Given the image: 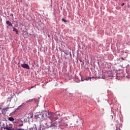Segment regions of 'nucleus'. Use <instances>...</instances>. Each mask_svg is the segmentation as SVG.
I'll list each match as a JSON object with an SVG mask.
<instances>
[{"label": "nucleus", "instance_id": "f257e3e1", "mask_svg": "<svg viewBox=\"0 0 130 130\" xmlns=\"http://www.w3.org/2000/svg\"><path fill=\"white\" fill-rule=\"evenodd\" d=\"M48 117L51 122V125L50 126V127H54L57 124L56 122L53 121H55L56 119H57V116H56V114H54L53 113H49L48 115Z\"/></svg>", "mask_w": 130, "mask_h": 130}, {"label": "nucleus", "instance_id": "f03ea898", "mask_svg": "<svg viewBox=\"0 0 130 130\" xmlns=\"http://www.w3.org/2000/svg\"><path fill=\"white\" fill-rule=\"evenodd\" d=\"M3 128H4V129L6 130H15V129L13 127L8 126V125H6V126H4Z\"/></svg>", "mask_w": 130, "mask_h": 130}, {"label": "nucleus", "instance_id": "7ed1b4c3", "mask_svg": "<svg viewBox=\"0 0 130 130\" xmlns=\"http://www.w3.org/2000/svg\"><path fill=\"white\" fill-rule=\"evenodd\" d=\"M21 67L24 69H26L27 70H29V69H30V67H29V65L26 63L21 64Z\"/></svg>", "mask_w": 130, "mask_h": 130}, {"label": "nucleus", "instance_id": "20e7f679", "mask_svg": "<svg viewBox=\"0 0 130 130\" xmlns=\"http://www.w3.org/2000/svg\"><path fill=\"white\" fill-rule=\"evenodd\" d=\"M6 24H8V26H13V24H12V23L9 20L6 21Z\"/></svg>", "mask_w": 130, "mask_h": 130}, {"label": "nucleus", "instance_id": "39448f33", "mask_svg": "<svg viewBox=\"0 0 130 130\" xmlns=\"http://www.w3.org/2000/svg\"><path fill=\"white\" fill-rule=\"evenodd\" d=\"M34 100H36V99H31V100H29L27 101H26V103H29V102H33V101H34Z\"/></svg>", "mask_w": 130, "mask_h": 130}, {"label": "nucleus", "instance_id": "423d86ee", "mask_svg": "<svg viewBox=\"0 0 130 130\" xmlns=\"http://www.w3.org/2000/svg\"><path fill=\"white\" fill-rule=\"evenodd\" d=\"M102 78L100 77H89L88 78V79H87V80H91V79H101Z\"/></svg>", "mask_w": 130, "mask_h": 130}, {"label": "nucleus", "instance_id": "0eeeda50", "mask_svg": "<svg viewBox=\"0 0 130 130\" xmlns=\"http://www.w3.org/2000/svg\"><path fill=\"white\" fill-rule=\"evenodd\" d=\"M13 31H14V32H16L17 35H18L19 33L18 29H17V28H14Z\"/></svg>", "mask_w": 130, "mask_h": 130}, {"label": "nucleus", "instance_id": "6e6552de", "mask_svg": "<svg viewBox=\"0 0 130 130\" xmlns=\"http://www.w3.org/2000/svg\"><path fill=\"white\" fill-rule=\"evenodd\" d=\"M8 120H9V121L13 122L15 120V119L13 117H10V118H8Z\"/></svg>", "mask_w": 130, "mask_h": 130}, {"label": "nucleus", "instance_id": "1a4fd4ad", "mask_svg": "<svg viewBox=\"0 0 130 130\" xmlns=\"http://www.w3.org/2000/svg\"><path fill=\"white\" fill-rule=\"evenodd\" d=\"M61 21L64 22V23H67V20L64 19V18H62Z\"/></svg>", "mask_w": 130, "mask_h": 130}, {"label": "nucleus", "instance_id": "9d476101", "mask_svg": "<svg viewBox=\"0 0 130 130\" xmlns=\"http://www.w3.org/2000/svg\"><path fill=\"white\" fill-rule=\"evenodd\" d=\"M26 104H27V103H26V102H25V103H22V104H21V105H20V106H24V105H26Z\"/></svg>", "mask_w": 130, "mask_h": 130}, {"label": "nucleus", "instance_id": "9b49d317", "mask_svg": "<svg viewBox=\"0 0 130 130\" xmlns=\"http://www.w3.org/2000/svg\"><path fill=\"white\" fill-rule=\"evenodd\" d=\"M15 129H16V130H25V129H23V128H15Z\"/></svg>", "mask_w": 130, "mask_h": 130}, {"label": "nucleus", "instance_id": "f8f14e48", "mask_svg": "<svg viewBox=\"0 0 130 130\" xmlns=\"http://www.w3.org/2000/svg\"><path fill=\"white\" fill-rule=\"evenodd\" d=\"M8 110H9V108H6L5 109V111H8Z\"/></svg>", "mask_w": 130, "mask_h": 130}, {"label": "nucleus", "instance_id": "ddd939ff", "mask_svg": "<svg viewBox=\"0 0 130 130\" xmlns=\"http://www.w3.org/2000/svg\"><path fill=\"white\" fill-rule=\"evenodd\" d=\"M18 126L21 127V126H23V124H20L18 125Z\"/></svg>", "mask_w": 130, "mask_h": 130}, {"label": "nucleus", "instance_id": "4468645a", "mask_svg": "<svg viewBox=\"0 0 130 130\" xmlns=\"http://www.w3.org/2000/svg\"><path fill=\"white\" fill-rule=\"evenodd\" d=\"M34 87H36V86H32V87H30V88H29L28 89L30 90V89H32L33 88H34Z\"/></svg>", "mask_w": 130, "mask_h": 130}, {"label": "nucleus", "instance_id": "2eb2a0df", "mask_svg": "<svg viewBox=\"0 0 130 130\" xmlns=\"http://www.w3.org/2000/svg\"><path fill=\"white\" fill-rule=\"evenodd\" d=\"M21 106H19L18 107V108L17 109V110H18V109H20V108Z\"/></svg>", "mask_w": 130, "mask_h": 130}, {"label": "nucleus", "instance_id": "dca6fc26", "mask_svg": "<svg viewBox=\"0 0 130 130\" xmlns=\"http://www.w3.org/2000/svg\"><path fill=\"white\" fill-rule=\"evenodd\" d=\"M124 5V3H122V4H121V6H123Z\"/></svg>", "mask_w": 130, "mask_h": 130}, {"label": "nucleus", "instance_id": "f3484780", "mask_svg": "<svg viewBox=\"0 0 130 130\" xmlns=\"http://www.w3.org/2000/svg\"><path fill=\"white\" fill-rule=\"evenodd\" d=\"M121 59H122V60H124V58H123V57H122Z\"/></svg>", "mask_w": 130, "mask_h": 130}, {"label": "nucleus", "instance_id": "a211bd4d", "mask_svg": "<svg viewBox=\"0 0 130 130\" xmlns=\"http://www.w3.org/2000/svg\"><path fill=\"white\" fill-rule=\"evenodd\" d=\"M66 127L68 126V124H66L65 125Z\"/></svg>", "mask_w": 130, "mask_h": 130}]
</instances>
